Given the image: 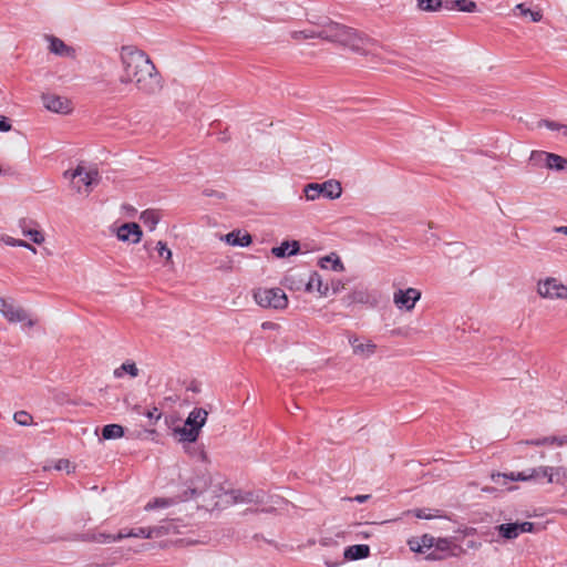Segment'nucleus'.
<instances>
[{"instance_id": "a878e982", "label": "nucleus", "mask_w": 567, "mask_h": 567, "mask_svg": "<svg viewBox=\"0 0 567 567\" xmlns=\"http://www.w3.org/2000/svg\"><path fill=\"white\" fill-rule=\"evenodd\" d=\"M498 534L506 539L518 537L517 523L501 524L496 527Z\"/></svg>"}, {"instance_id": "6ab92c4d", "label": "nucleus", "mask_w": 567, "mask_h": 567, "mask_svg": "<svg viewBox=\"0 0 567 567\" xmlns=\"http://www.w3.org/2000/svg\"><path fill=\"white\" fill-rule=\"evenodd\" d=\"M370 555V547L368 545H352L344 549V558L348 560H358L367 558Z\"/></svg>"}, {"instance_id": "393cba45", "label": "nucleus", "mask_w": 567, "mask_h": 567, "mask_svg": "<svg viewBox=\"0 0 567 567\" xmlns=\"http://www.w3.org/2000/svg\"><path fill=\"white\" fill-rule=\"evenodd\" d=\"M124 435V427L120 424H107L102 429L104 440L120 439Z\"/></svg>"}, {"instance_id": "bf43d9fd", "label": "nucleus", "mask_w": 567, "mask_h": 567, "mask_svg": "<svg viewBox=\"0 0 567 567\" xmlns=\"http://www.w3.org/2000/svg\"><path fill=\"white\" fill-rule=\"evenodd\" d=\"M564 134L567 136V125L564 126Z\"/></svg>"}, {"instance_id": "cd10ccee", "label": "nucleus", "mask_w": 567, "mask_h": 567, "mask_svg": "<svg viewBox=\"0 0 567 567\" xmlns=\"http://www.w3.org/2000/svg\"><path fill=\"white\" fill-rule=\"evenodd\" d=\"M140 219L150 230H154L159 220V216L156 210L147 209L141 214Z\"/></svg>"}, {"instance_id": "423d86ee", "label": "nucleus", "mask_w": 567, "mask_h": 567, "mask_svg": "<svg viewBox=\"0 0 567 567\" xmlns=\"http://www.w3.org/2000/svg\"><path fill=\"white\" fill-rule=\"evenodd\" d=\"M254 298L264 308L285 309L288 305V298L281 288H259Z\"/></svg>"}, {"instance_id": "412c9836", "label": "nucleus", "mask_w": 567, "mask_h": 567, "mask_svg": "<svg viewBox=\"0 0 567 567\" xmlns=\"http://www.w3.org/2000/svg\"><path fill=\"white\" fill-rule=\"evenodd\" d=\"M30 224H32L31 220L25 218L20 219L19 226L21 228L22 235L29 237L34 244H42L44 241V235L38 229L30 228Z\"/></svg>"}, {"instance_id": "37998d69", "label": "nucleus", "mask_w": 567, "mask_h": 567, "mask_svg": "<svg viewBox=\"0 0 567 567\" xmlns=\"http://www.w3.org/2000/svg\"><path fill=\"white\" fill-rule=\"evenodd\" d=\"M203 493V489H198L197 487H189L184 492V495L181 497L182 501H188L190 498H194L198 494Z\"/></svg>"}, {"instance_id": "79ce46f5", "label": "nucleus", "mask_w": 567, "mask_h": 567, "mask_svg": "<svg viewBox=\"0 0 567 567\" xmlns=\"http://www.w3.org/2000/svg\"><path fill=\"white\" fill-rule=\"evenodd\" d=\"M413 514L415 517L421 518V519H432L434 517H437L436 514H432V513H430V509H425V508L414 509Z\"/></svg>"}, {"instance_id": "2eb2a0df", "label": "nucleus", "mask_w": 567, "mask_h": 567, "mask_svg": "<svg viewBox=\"0 0 567 567\" xmlns=\"http://www.w3.org/2000/svg\"><path fill=\"white\" fill-rule=\"evenodd\" d=\"M519 444H526V445H535V446H542V445H557V446H564L567 445V435H550V436H544L536 440H526L520 441Z\"/></svg>"}, {"instance_id": "ddd939ff", "label": "nucleus", "mask_w": 567, "mask_h": 567, "mask_svg": "<svg viewBox=\"0 0 567 567\" xmlns=\"http://www.w3.org/2000/svg\"><path fill=\"white\" fill-rule=\"evenodd\" d=\"M49 42V51L59 56L74 58L75 49L65 44L61 39L54 35L45 37Z\"/></svg>"}, {"instance_id": "9b49d317", "label": "nucleus", "mask_w": 567, "mask_h": 567, "mask_svg": "<svg viewBox=\"0 0 567 567\" xmlns=\"http://www.w3.org/2000/svg\"><path fill=\"white\" fill-rule=\"evenodd\" d=\"M142 235V229L136 223H125L117 229V238L122 241L137 244L141 241Z\"/></svg>"}, {"instance_id": "de8ad7c7", "label": "nucleus", "mask_w": 567, "mask_h": 567, "mask_svg": "<svg viewBox=\"0 0 567 567\" xmlns=\"http://www.w3.org/2000/svg\"><path fill=\"white\" fill-rule=\"evenodd\" d=\"M146 416H147L150 420L157 421V420H159V417H161V412L158 411V409H157V408H153L152 410L147 411Z\"/></svg>"}, {"instance_id": "5fc2aeb1", "label": "nucleus", "mask_w": 567, "mask_h": 567, "mask_svg": "<svg viewBox=\"0 0 567 567\" xmlns=\"http://www.w3.org/2000/svg\"><path fill=\"white\" fill-rule=\"evenodd\" d=\"M455 0H447L443 1V8L446 10H457L456 4L454 3Z\"/></svg>"}, {"instance_id": "f03ea898", "label": "nucleus", "mask_w": 567, "mask_h": 567, "mask_svg": "<svg viewBox=\"0 0 567 567\" xmlns=\"http://www.w3.org/2000/svg\"><path fill=\"white\" fill-rule=\"evenodd\" d=\"M318 38L349 47L354 51H360L367 40L354 29L334 21L324 24L318 32Z\"/></svg>"}, {"instance_id": "b1692460", "label": "nucleus", "mask_w": 567, "mask_h": 567, "mask_svg": "<svg viewBox=\"0 0 567 567\" xmlns=\"http://www.w3.org/2000/svg\"><path fill=\"white\" fill-rule=\"evenodd\" d=\"M328 264L331 265V269L334 271H343L344 270V266H343L342 261L336 254H330L328 256H324L319 261V265L321 268L327 269L329 267Z\"/></svg>"}, {"instance_id": "e433bc0d", "label": "nucleus", "mask_w": 567, "mask_h": 567, "mask_svg": "<svg viewBox=\"0 0 567 567\" xmlns=\"http://www.w3.org/2000/svg\"><path fill=\"white\" fill-rule=\"evenodd\" d=\"M93 539L101 544H109L114 542H120L122 538H117V534H105V533H99L93 537Z\"/></svg>"}, {"instance_id": "bb28decb", "label": "nucleus", "mask_w": 567, "mask_h": 567, "mask_svg": "<svg viewBox=\"0 0 567 567\" xmlns=\"http://www.w3.org/2000/svg\"><path fill=\"white\" fill-rule=\"evenodd\" d=\"M124 373L130 374L132 378L138 375V369L136 364L132 361H125L118 368L114 370L115 378H122Z\"/></svg>"}, {"instance_id": "7ed1b4c3", "label": "nucleus", "mask_w": 567, "mask_h": 567, "mask_svg": "<svg viewBox=\"0 0 567 567\" xmlns=\"http://www.w3.org/2000/svg\"><path fill=\"white\" fill-rule=\"evenodd\" d=\"M0 313L9 323H21L22 329L33 328L38 323L37 319L10 298L0 297Z\"/></svg>"}, {"instance_id": "13d9d810", "label": "nucleus", "mask_w": 567, "mask_h": 567, "mask_svg": "<svg viewBox=\"0 0 567 567\" xmlns=\"http://www.w3.org/2000/svg\"><path fill=\"white\" fill-rule=\"evenodd\" d=\"M23 247L29 249V250H31L34 254L37 252V249L32 245H30L29 243H27V246H23Z\"/></svg>"}, {"instance_id": "9d476101", "label": "nucleus", "mask_w": 567, "mask_h": 567, "mask_svg": "<svg viewBox=\"0 0 567 567\" xmlns=\"http://www.w3.org/2000/svg\"><path fill=\"white\" fill-rule=\"evenodd\" d=\"M64 176L71 178L73 184H75V179L79 178L78 183H83V185L86 187V192H89V187L92 184L99 181L97 169H90L85 172L82 165H78V167L72 172L66 171Z\"/></svg>"}, {"instance_id": "c85d7f7f", "label": "nucleus", "mask_w": 567, "mask_h": 567, "mask_svg": "<svg viewBox=\"0 0 567 567\" xmlns=\"http://www.w3.org/2000/svg\"><path fill=\"white\" fill-rule=\"evenodd\" d=\"M416 7L421 11L436 12L443 8V0H416Z\"/></svg>"}, {"instance_id": "4468645a", "label": "nucleus", "mask_w": 567, "mask_h": 567, "mask_svg": "<svg viewBox=\"0 0 567 567\" xmlns=\"http://www.w3.org/2000/svg\"><path fill=\"white\" fill-rule=\"evenodd\" d=\"M349 342L352 346L353 353L357 355H361L363 358H370L375 353L377 344L372 341H368L365 343L360 342L359 338L355 336L349 337Z\"/></svg>"}, {"instance_id": "58836bf2", "label": "nucleus", "mask_w": 567, "mask_h": 567, "mask_svg": "<svg viewBox=\"0 0 567 567\" xmlns=\"http://www.w3.org/2000/svg\"><path fill=\"white\" fill-rule=\"evenodd\" d=\"M173 503L174 502L168 498H155L153 502L147 503V505L145 506V509L150 511V509H154V508H158V507H168Z\"/></svg>"}, {"instance_id": "5701e85b", "label": "nucleus", "mask_w": 567, "mask_h": 567, "mask_svg": "<svg viewBox=\"0 0 567 567\" xmlns=\"http://www.w3.org/2000/svg\"><path fill=\"white\" fill-rule=\"evenodd\" d=\"M434 547H435V550L430 553L427 558L433 559V560L443 559L445 557V555L436 554V551H449L452 547V543L446 538H439V539H435Z\"/></svg>"}, {"instance_id": "3c124183", "label": "nucleus", "mask_w": 567, "mask_h": 567, "mask_svg": "<svg viewBox=\"0 0 567 567\" xmlns=\"http://www.w3.org/2000/svg\"><path fill=\"white\" fill-rule=\"evenodd\" d=\"M203 194L207 197H210V196H216L217 198H225V194L223 193H219V192H216V190H212V189H205L203 192Z\"/></svg>"}, {"instance_id": "f8f14e48", "label": "nucleus", "mask_w": 567, "mask_h": 567, "mask_svg": "<svg viewBox=\"0 0 567 567\" xmlns=\"http://www.w3.org/2000/svg\"><path fill=\"white\" fill-rule=\"evenodd\" d=\"M159 533L161 529L158 527H136L131 529L124 528L117 533V538H152L154 536H158Z\"/></svg>"}, {"instance_id": "ea45409f", "label": "nucleus", "mask_w": 567, "mask_h": 567, "mask_svg": "<svg viewBox=\"0 0 567 567\" xmlns=\"http://www.w3.org/2000/svg\"><path fill=\"white\" fill-rule=\"evenodd\" d=\"M156 249L159 257L164 258L167 261L172 259V251L165 243L158 241L156 245Z\"/></svg>"}, {"instance_id": "a211bd4d", "label": "nucleus", "mask_w": 567, "mask_h": 567, "mask_svg": "<svg viewBox=\"0 0 567 567\" xmlns=\"http://www.w3.org/2000/svg\"><path fill=\"white\" fill-rule=\"evenodd\" d=\"M299 249H300V246H299L298 241H296V240H293L291 243L284 241V243H281L280 246L274 247L271 249V252L277 258H285V257L293 256V255L298 254Z\"/></svg>"}, {"instance_id": "c03bdc74", "label": "nucleus", "mask_w": 567, "mask_h": 567, "mask_svg": "<svg viewBox=\"0 0 567 567\" xmlns=\"http://www.w3.org/2000/svg\"><path fill=\"white\" fill-rule=\"evenodd\" d=\"M534 526H535L534 523H530V522L517 523L518 535L522 533L534 532Z\"/></svg>"}, {"instance_id": "a18cd8bd", "label": "nucleus", "mask_w": 567, "mask_h": 567, "mask_svg": "<svg viewBox=\"0 0 567 567\" xmlns=\"http://www.w3.org/2000/svg\"><path fill=\"white\" fill-rule=\"evenodd\" d=\"M2 240L4 241V244L9 245V246H17V247H23V246H27V241L24 240H21V239H14L10 236H6V237H2Z\"/></svg>"}, {"instance_id": "aec40b11", "label": "nucleus", "mask_w": 567, "mask_h": 567, "mask_svg": "<svg viewBox=\"0 0 567 567\" xmlns=\"http://www.w3.org/2000/svg\"><path fill=\"white\" fill-rule=\"evenodd\" d=\"M329 287L323 285L321 276L318 272H312L306 282V291H318L320 296H327Z\"/></svg>"}, {"instance_id": "4d7b16f0", "label": "nucleus", "mask_w": 567, "mask_h": 567, "mask_svg": "<svg viewBox=\"0 0 567 567\" xmlns=\"http://www.w3.org/2000/svg\"><path fill=\"white\" fill-rule=\"evenodd\" d=\"M555 233H560L567 236V226H558L554 228Z\"/></svg>"}, {"instance_id": "0eeeda50", "label": "nucleus", "mask_w": 567, "mask_h": 567, "mask_svg": "<svg viewBox=\"0 0 567 567\" xmlns=\"http://www.w3.org/2000/svg\"><path fill=\"white\" fill-rule=\"evenodd\" d=\"M538 293L543 298L567 300V287L553 277L538 282Z\"/></svg>"}, {"instance_id": "603ef678", "label": "nucleus", "mask_w": 567, "mask_h": 567, "mask_svg": "<svg viewBox=\"0 0 567 567\" xmlns=\"http://www.w3.org/2000/svg\"><path fill=\"white\" fill-rule=\"evenodd\" d=\"M69 466H70V462L69 460H59L56 465H55V468L61 471V470H69Z\"/></svg>"}, {"instance_id": "f257e3e1", "label": "nucleus", "mask_w": 567, "mask_h": 567, "mask_svg": "<svg viewBox=\"0 0 567 567\" xmlns=\"http://www.w3.org/2000/svg\"><path fill=\"white\" fill-rule=\"evenodd\" d=\"M122 84L134 83L138 92L144 95H155L163 89V79L151 58L133 45L121 49Z\"/></svg>"}, {"instance_id": "f704fd0d", "label": "nucleus", "mask_w": 567, "mask_h": 567, "mask_svg": "<svg viewBox=\"0 0 567 567\" xmlns=\"http://www.w3.org/2000/svg\"><path fill=\"white\" fill-rule=\"evenodd\" d=\"M454 3L457 10L462 12H475L477 10V4L473 0H455Z\"/></svg>"}, {"instance_id": "49530a36", "label": "nucleus", "mask_w": 567, "mask_h": 567, "mask_svg": "<svg viewBox=\"0 0 567 567\" xmlns=\"http://www.w3.org/2000/svg\"><path fill=\"white\" fill-rule=\"evenodd\" d=\"M316 37L318 38V33H313V32L308 33L307 31H296L292 33V38H295V39H300V38L311 39V38H316Z\"/></svg>"}, {"instance_id": "39448f33", "label": "nucleus", "mask_w": 567, "mask_h": 567, "mask_svg": "<svg viewBox=\"0 0 567 567\" xmlns=\"http://www.w3.org/2000/svg\"><path fill=\"white\" fill-rule=\"evenodd\" d=\"M305 196L308 200H316L319 197L329 199H337L342 194V187L340 182L336 179H329L321 184L310 183L305 186Z\"/></svg>"}, {"instance_id": "473e14b6", "label": "nucleus", "mask_w": 567, "mask_h": 567, "mask_svg": "<svg viewBox=\"0 0 567 567\" xmlns=\"http://www.w3.org/2000/svg\"><path fill=\"white\" fill-rule=\"evenodd\" d=\"M181 440L185 442H195L199 435V431L196 427H183L179 430Z\"/></svg>"}, {"instance_id": "6e6d98bb", "label": "nucleus", "mask_w": 567, "mask_h": 567, "mask_svg": "<svg viewBox=\"0 0 567 567\" xmlns=\"http://www.w3.org/2000/svg\"><path fill=\"white\" fill-rule=\"evenodd\" d=\"M370 498V495H357L352 501H355L358 503H364Z\"/></svg>"}, {"instance_id": "2f4dec72", "label": "nucleus", "mask_w": 567, "mask_h": 567, "mask_svg": "<svg viewBox=\"0 0 567 567\" xmlns=\"http://www.w3.org/2000/svg\"><path fill=\"white\" fill-rule=\"evenodd\" d=\"M515 9L518 10L522 16L530 17L533 22H539L543 18V14L539 10H530L529 8H526L523 3L517 4Z\"/></svg>"}, {"instance_id": "864d4df0", "label": "nucleus", "mask_w": 567, "mask_h": 567, "mask_svg": "<svg viewBox=\"0 0 567 567\" xmlns=\"http://www.w3.org/2000/svg\"><path fill=\"white\" fill-rule=\"evenodd\" d=\"M331 288L333 293H338L341 289H343V284L340 280L332 281Z\"/></svg>"}, {"instance_id": "72a5a7b5", "label": "nucleus", "mask_w": 567, "mask_h": 567, "mask_svg": "<svg viewBox=\"0 0 567 567\" xmlns=\"http://www.w3.org/2000/svg\"><path fill=\"white\" fill-rule=\"evenodd\" d=\"M547 161V152L543 151H533L529 156V162L534 166H546Z\"/></svg>"}, {"instance_id": "f3484780", "label": "nucleus", "mask_w": 567, "mask_h": 567, "mask_svg": "<svg viewBox=\"0 0 567 567\" xmlns=\"http://www.w3.org/2000/svg\"><path fill=\"white\" fill-rule=\"evenodd\" d=\"M207 411L202 408H195L187 416L185 425L196 427L198 431L207 420Z\"/></svg>"}, {"instance_id": "4c0bfd02", "label": "nucleus", "mask_w": 567, "mask_h": 567, "mask_svg": "<svg viewBox=\"0 0 567 567\" xmlns=\"http://www.w3.org/2000/svg\"><path fill=\"white\" fill-rule=\"evenodd\" d=\"M554 482L557 484L567 483V467L557 466L554 467Z\"/></svg>"}, {"instance_id": "1a4fd4ad", "label": "nucleus", "mask_w": 567, "mask_h": 567, "mask_svg": "<svg viewBox=\"0 0 567 567\" xmlns=\"http://www.w3.org/2000/svg\"><path fill=\"white\" fill-rule=\"evenodd\" d=\"M42 101L45 109L51 112L68 114L72 111L71 102L66 97L54 94H43Z\"/></svg>"}, {"instance_id": "8fccbe9b", "label": "nucleus", "mask_w": 567, "mask_h": 567, "mask_svg": "<svg viewBox=\"0 0 567 567\" xmlns=\"http://www.w3.org/2000/svg\"><path fill=\"white\" fill-rule=\"evenodd\" d=\"M545 125L551 131H558L565 126L554 121H545Z\"/></svg>"}, {"instance_id": "4be33fe9", "label": "nucleus", "mask_w": 567, "mask_h": 567, "mask_svg": "<svg viewBox=\"0 0 567 567\" xmlns=\"http://www.w3.org/2000/svg\"><path fill=\"white\" fill-rule=\"evenodd\" d=\"M435 538L429 535H423L420 540H410L409 546L411 550L417 553H424V549H431L434 547Z\"/></svg>"}, {"instance_id": "6e6552de", "label": "nucleus", "mask_w": 567, "mask_h": 567, "mask_svg": "<svg viewBox=\"0 0 567 567\" xmlns=\"http://www.w3.org/2000/svg\"><path fill=\"white\" fill-rule=\"evenodd\" d=\"M421 298V291L415 288L399 289L393 295V302L399 309L411 311Z\"/></svg>"}, {"instance_id": "c756f323", "label": "nucleus", "mask_w": 567, "mask_h": 567, "mask_svg": "<svg viewBox=\"0 0 567 567\" xmlns=\"http://www.w3.org/2000/svg\"><path fill=\"white\" fill-rule=\"evenodd\" d=\"M566 164H567L566 158H564L559 155L553 154V153H547L546 167L560 171V169L565 168Z\"/></svg>"}, {"instance_id": "a19ab883", "label": "nucleus", "mask_w": 567, "mask_h": 567, "mask_svg": "<svg viewBox=\"0 0 567 567\" xmlns=\"http://www.w3.org/2000/svg\"><path fill=\"white\" fill-rule=\"evenodd\" d=\"M351 301L352 302H359V303H368L369 300H370V296L367 291H354L352 295H351Z\"/></svg>"}, {"instance_id": "c9c22d12", "label": "nucleus", "mask_w": 567, "mask_h": 567, "mask_svg": "<svg viewBox=\"0 0 567 567\" xmlns=\"http://www.w3.org/2000/svg\"><path fill=\"white\" fill-rule=\"evenodd\" d=\"M13 420L22 426H27L32 423V416L25 411L16 412L13 415Z\"/></svg>"}, {"instance_id": "dca6fc26", "label": "nucleus", "mask_w": 567, "mask_h": 567, "mask_svg": "<svg viewBox=\"0 0 567 567\" xmlns=\"http://www.w3.org/2000/svg\"><path fill=\"white\" fill-rule=\"evenodd\" d=\"M224 240L230 246L247 247L252 243V237L248 233L233 230L224 236Z\"/></svg>"}, {"instance_id": "7c9ffc66", "label": "nucleus", "mask_w": 567, "mask_h": 567, "mask_svg": "<svg viewBox=\"0 0 567 567\" xmlns=\"http://www.w3.org/2000/svg\"><path fill=\"white\" fill-rule=\"evenodd\" d=\"M234 501L235 503H259L261 502V497L259 494L255 495L251 492L243 493L240 491L234 492Z\"/></svg>"}, {"instance_id": "09e8293b", "label": "nucleus", "mask_w": 567, "mask_h": 567, "mask_svg": "<svg viewBox=\"0 0 567 567\" xmlns=\"http://www.w3.org/2000/svg\"><path fill=\"white\" fill-rule=\"evenodd\" d=\"M11 130V124L7 121L4 116L0 117V131L9 132Z\"/></svg>"}, {"instance_id": "20e7f679", "label": "nucleus", "mask_w": 567, "mask_h": 567, "mask_svg": "<svg viewBox=\"0 0 567 567\" xmlns=\"http://www.w3.org/2000/svg\"><path fill=\"white\" fill-rule=\"evenodd\" d=\"M503 480V484L505 485L508 481H539V480H546L547 483L554 482V467L551 466H539L537 468H529L527 471L518 472L517 474L511 473V474H493L492 480L496 483L499 482V480Z\"/></svg>"}]
</instances>
